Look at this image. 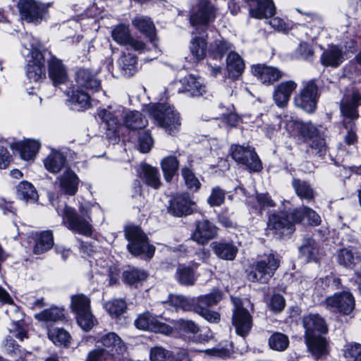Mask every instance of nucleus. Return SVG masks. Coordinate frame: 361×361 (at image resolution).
Returning a JSON list of instances; mask_svg holds the SVG:
<instances>
[{
  "label": "nucleus",
  "instance_id": "nucleus-1",
  "mask_svg": "<svg viewBox=\"0 0 361 361\" xmlns=\"http://www.w3.org/2000/svg\"><path fill=\"white\" fill-rule=\"evenodd\" d=\"M56 211L63 217V224L70 230L78 233L90 235L92 233L91 215L93 212L101 214L99 206L97 204L85 203L80 207V215L66 204L59 207Z\"/></svg>",
  "mask_w": 361,
  "mask_h": 361
},
{
  "label": "nucleus",
  "instance_id": "nucleus-2",
  "mask_svg": "<svg viewBox=\"0 0 361 361\" xmlns=\"http://www.w3.org/2000/svg\"><path fill=\"white\" fill-rule=\"evenodd\" d=\"M307 219V224L316 226L320 224V216L308 207L294 209L286 217L272 214L269 218L268 227L276 233L287 235L294 231L295 224L300 223Z\"/></svg>",
  "mask_w": 361,
  "mask_h": 361
},
{
  "label": "nucleus",
  "instance_id": "nucleus-3",
  "mask_svg": "<svg viewBox=\"0 0 361 361\" xmlns=\"http://www.w3.org/2000/svg\"><path fill=\"white\" fill-rule=\"evenodd\" d=\"M22 44V55L30 58L27 59L26 75L30 83H37L46 78L44 56L37 49L35 40L30 35L24 37Z\"/></svg>",
  "mask_w": 361,
  "mask_h": 361
},
{
  "label": "nucleus",
  "instance_id": "nucleus-4",
  "mask_svg": "<svg viewBox=\"0 0 361 361\" xmlns=\"http://www.w3.org/2000/svg\"><path fill=\"white\" fill-rule=\"evenodd\" d=\"M361 105V97L354 90H349L344 94L341 102V111L343 116V125L349 129L345 136V142L353 145L357 141V135L353 130V121L359 116L357 106Z\"/></svg>",
  "mask_w": 361,
  "mask_h": 361
},
{
  "label": "nucleus",
  "instance_id": "nucleus-5",
  "mask_svg": "<svg viewBox=\"0 0 361 361\" xmlns=\"http://www.w3.org/2000/svg\"><path fill=\"white\" fill-rule=\"evenodd\" d=\"M150 114L157 125L168 133L173 134L178 130L180 116L173 106L168 104H159L151 108Z\"/></svg>",
  "mask_w": 361,
  "mask_h": 361
},
{
  "label": "nucleus",
  "instance_id": "nucleus-6",
  "mask_svg": "<svg viewBox=\"0 0 361 361\" xmlns=\"http://www.w3.org/2000/svg\"><path fill=\"white\" fill-rule=\"evenodd\" d=\"M125 236L128 241V250L132 255L146 254L149 258L153 256L155 247L149 244L147 235L138 226H127L125 229Z\"/></svg>",
  "mask_w": 361,
  "mask_h": 361
},
{
  "label": "nucleus",
  "instance_id": "nucleus-7",
  "mask_svg": "<svg viewBox=\"0 0 361 361\" xmlns=\"http://www.w3.org/2000/svg\"><path fill=\"white\" fill-rule=\"evenodd\" d=\"M216 18L215 8L207 0H200L193 8L190 17V21L196 32H206L209 23Z\"/></svg>",
  "mask_w": 361,
  "mask_h": 361
},
{
  "label": "nucleus",
  "instance_id": "nucleus-8",
  "mask_svg": "<svg viewBox=\"0 0 361 361\" xmlns=\"http://www.w3.org/2000/svg\"><path fill=\"white\" fill-rule=\"evenodd\" d=\"M280 265L279 258L274 254L265 255L257 262L255 270L250 273L249 280L267 283L275 274Z\"/></svg>",
  "mask_w": 361,
  "mask_h": 361
},
{
  "label": "nucleus",
  "instance_id": "nucleus-9",
  "mask_svg": "<svg viewBox=\"0 0 361 361\" xmlns=\"http://www.w3.org/2000/svg\"><path fill=\"white\" fill-rule=\"evenodd\" d=\"M232 158L237 162L245 165L251 171H259L262 165L253 148L233 145L230 148Z\"/></svg>",
  "mask_w": 361,
  "mask_h": 361
},
{
  "label": "nucleus",
  "instance_id": "nucleus-10",
  "mask_svg": "<svg viewBox=\"0 0 361 361\" xmlns=\"http://www.w3.org/2000/svg\"><path fill=\"white\" fill-rule=\"evenodd\" d=\"M317 85L314 80H309L303 83L302 89L294 98V103L306 112L312 113L317 108Z\"/></svg>",
  "mask_w": 361,
  "mask_h": 361
},
{
  "label": "nucleus",
  "instance_id": "nucleus-11",
  "mask_svg": "<svg viewBox=\"0 0 361 361\" xmlns=\"http://www.w3.org/2000/svg\"><path fill=\"white\" fill-rule=\"evenodd\" d=\"M0 301L8 305L5 312L14 325V329L18 330V333L16 335L17 338L20 341H23L25 338H27V332L23 328V313L20 311L19 307L13 302L8 293L1 287H0Z\"/></svg>",
  "mask_w": 361,
  "mask_h": 361
},
{
  "label": "nucleus",
  "instance_id": "nucleus-12",
  "mask_svg": "<svg viewBox=\"0 0 361 361\" xmlns=\"http://www.w3.org/2000/svg\"><path fill=\"white\" fill-rule=\"evenodd\" d=\"M234 306L232 316V323L235 332L240 336H245L250 331L252 326V318L249 312L243 307L242 301L239 298H232Z\"/></svg>",
  "mask_w": 361,
  "mask_h": 361
},
{
  "label": "nucleus",
  "instance_id": "nucleus-13",
  "mask_svg": "<svg viewBox=\"0 0 361 361\" xmlns=\"http://www.w3.org/2000/svg\"><path fill=\"white\" fill-rule=\"evenodd\" d=\"M139 329L151 331L155 333L169 336L173 334V327L169 324L162 322L149 312L140 314L135 321Z\"/></svg>",
  "mask_w": 361,
  "mask_h": 361
},
{
  "label": "nucleus",
  "instance_id": "nucleus-14",
  "mask_svg": "<svg viewBox=\"0 0 361 361\" xmlns=\"http://www.w3.org/2000/svg\"><path fill=\"white\" fill-rule=\"evenodd\" d=\"M327 308L343 314H350L355 308V299L348 291L335 293L326 299Z\"/></svg>",
  "mask_w": 361,
  "mask_h": 361
},
{
  "label": "nucleus",
  "instance_id": "nucleus-15",
  "mask_svg": "<svg viewBox=\"0 0 361 361\" xmlns=\"http://www.w3.org/2000/svg\"><path fill=\"white\" fill-rule=\"evenodd\" d=\"M102 345L104 349H99L104 351V357H105V351L114 355L115 354L122 355L126 350V346L122 339L114 332H109L98 340L96 341L97 346Z\"/></svg>",
  "mask_w": 361,
  "mask_h": 361
},
{
  "label": "nucleus",
  "instance_id": "nucleus-16",
  "mask_svg": "<svg viewBox=\"0 0 361 361\" xmlns=\"http://www.w3.org/2000/svg\"><path fill=\"white\" fill-rule=\"evenodd\" d=\"M180 87H178L179 93H184L190 97L202 96L206 92V87L202 80L193 75H187L180 79Z\"/></svg>",
  "mask_w": 361,
  "mask_h": 361
},
{
  "label": "nucleus",
  "instance_id": "nucleus-17",
  "mask_svg": "<svg viewBox=\"0 0 361 361\" xmlns=\"http://www.w3.org/2000/svg\"><path fill=\"white\" fill-rule=\"evenodd\" d=\"M199 34L193 37L190 42V61L192 63H198L202 61L207 54V34L202 32H192V35Z\"/></svg>",
  "mask_w": 361,
  "mask_h": 361
},
{
  "label": "nucleus",
  "instance_id": "nucleus-18",
  "mask_svg": "<svg viewBox=\"0 0 361 361\" xmlns=\"http://www.w3.org/2000/svg\"><path fill=\"white\" fill-rule=\"evenodd\" d=\"M124 109L123 106H109L107 109L99 110V117L105 123L107 130L116 133L121 126V118H123Z\"/></svg>",
  "mask_w": 361,
  "mask_h": 361
},
{
  "label": "nucleus",
  "instance_id": "nucleus-19",
  "mask_svg": "<svg viewBox=\"0 0 361 361\" xmlns=\"http://www.w3.org/2000/svg\"><path fill=\"white\" fill-rule=\"evenodd\" d=\"M248 4L250 15L257 19L271 18L276 11L272 0H245Z\"/></svg>",
  "mask_w": 361,
  "mask_h": 361
},
{
  "label": "nucleus",
  "instance_id": "nucleus-20",
  "mask_svg": "<svg viewBox=\"0 0 361 361\" xmlns=\"http://www.w3.org/2000/svg\"><path fill=\"white\" fill-rule=\"evenodd\" d=\"M252 74L264 85H269L282 78V72L276 67L257 64L252 67Z\"/></svg>",
  "mask_w": 361,
  "mask_h": 361
},
{
  "label": "nucleus",
  "instance_id": "nucleus-21",
  "mask_svg": "<svg viewBox=\"0 0 361 361\" xmlns=\"http://www.w3.org/2000/svg\"><path fill=\"white\" fill-rule=\"evenodd\" d=\"M302 323L305 329V338L322 335L327 331L324 319L318 314H309L304 316Z\"/></svg>",
  "mask_w": 361,
  "mask_h": 361
},
{
  "label": "nucleus",
  "instance_id": "nucleus-22",
  "mask_svg": "<svg viewBox=\"0 0 361 361\" xmlns=\"http://www.w3.org/2000/svg\"><path fill=\"white\" fill-rule=\"evenodd\" d=\"M75 82L78 88L98 91L101 82L95 73L88 68H80L75 73Z\"/></svg>",
  "mask_w": 361,
  "mask_h": 361
},
{
  "label": "nucleus",
  "instance_id": "nucleus-23",
  "mask_svg": "<svg viewBox=\"0 0 361 361\" xmlns=\"http://www.w3.org/2000/svg\"><path fill=\"white\" fill-rule=\"evenodd\" d=\"M280 126L284 128L292 135H300L306 137L315 133L316 128L309 123H303L300 121L293 120L291 117L286 116L285 119L281 121Z\"/></svg>",
  "mask_w": 361,
  "mask_h": 361
},
{
  "label": "nucleus",
  "instance_id": "nucleus-24",
  "mask_svg": "<svg viewBox=\"0 0 361 361\" xmlns=\"http://www.w3.org/2000/svg\"><path fill=\"white\" fill-rule=\"evenodd\" d=\"M216 233L217 229L214 225L207 220H202L197 223L192 238L200 244H204L214 238Z\"/></svg>",
  "mask_w": 361,
  "mask_h": 361
},
{
  "label": "nucleus",
  "instance_id": "nucleus-25",
  "mask_svg": "<svg viewBox=\"0 0 361 361\" xmlns=\"http://www.w3.org/2000/svg\"><path fill=\"white\" fill-rule=\"evenodd\" d=\"M297 83L293 80L282 82L275 87L273 98L277 106L280 107L285 106L292 94L296 90Z\"/></svg>",
  "mask_w": 361,
  "mask_h": 361
},
{
  "label": "nucleus",
  "instance_id": "nucleus-26",
  "mask_svg": "<svg viewBox=\"0 0 361 361\" xmlns=\"http://www.w3.org/2000/svg\"><path fill=\"white\" fill-rule=\"evenodd\" d=\"M10 147L11 149L17 150L23 160L28 161L36 156L41 143L38 140L28 139L12 143Z\"/></svg>",
  "mask_w": 361,
  "mask_h": 361
},
{
  "label": "nucleus",
  "instance_id": "nucleus-27",
  "mask_svg": "<svg viewBox=\"0 0 361 361\" xmlns=\"http://www.w3.org/2000/svg\"><path fill=\"white\" fill-rule=\"evenodd\" d=\"M48 73L54 85L64 83L68 79L66 68L62 61L56 57H51L48 62Z\"/></svg>",
  "mask_w": 361,
  "mask_h": 361
},
{
  "label": "nucleus",
  "instance_id": "nucleus-28",
  "mask_svg": "<svg viewBox=\"0 0 361 361\" xmlns=\"http://www.w3.org/2000/svg\"><path fill=\"white\" fill-rule=\"evenodd\" d=\"M194 202L188 194H182L176 196L171 202L169 212L176 216L189 215L192 212V206Z\"/></svg>",
  "mask_w": 361,
  "mask_h": 361
},
{
  "label": "nucleus",
  "instance_id": "nucleus-29",
  "mask_svg": "<svg viewBox=\"0 0 361 361\" xmlns=\"http://www.w3.org/2000/svg\"><path fill=\"white\" fill-rule=\"evenodd\" d=\"M186 355L185 351L175 353L161 346L152 348L149 353L151 361H182Z\"/></svg>",
  "mask_w": 361,
  "mask_h": 361
},
{
  "label": "nucleus",
  "instance_id": "nucleus-30",
  "mask_svg": "<svg viewBox=\"0 0 361 361\" xmlns=\"http://www.w3.org/2000/svg\"><path fill=\"white\" fill-rule=\"evenodd\" d=\"M344 60L343 51L337 46L329 47L321 56V61L324 66L333 68L339 66Z\"/></svg>",
  "mask_w": 361,
  "mask_h": 361
},
{
  "label": "nucleus",
  "instance_id": "nucleus-31",
  "mask_svg": "<svg viewBox=\"0 0 361 361\" xmlns=\"http://www.w3.org/2000/svg\"><path fill=\"white\" fill-rule=\"evenodd\" d=\"M58 179L59 186L64 193L69 195L76 193L79 180L74 172L67 170Z\"/></svg>",
  "mask_w": 361,
  "mask_h": 361
},
{
  "label": "nucleus",
  "instance_id": "nucleus-32",
  "mask_svg": "<svg viewBox=\"0 0 361 361\" xmlns=\"http://www.w3.org/2000/svg\"><path fill=\"white\" fill-rule=\"evenodd\" d=\"M54 245V235L51 231H42L37 235L33 247L35 255H41L50 250Z\"/></svg>",
  "mask_w": 361,
  "mask_h": 361
},
{
  "label": "nucleus",
  "instance_id": "nucleus-33",
  "mask_svg": "<svg viewBox=\"0 0 361 361\" xmlns=\"http://www.w3.org/2000/svg\"><path fill=\"white\" fill-rule=\"evenodd\" d=\"M71 108L74 111H83L90 106V97L86 92L78 89L73 90L70 96Z\"/></svg>",
  "mask_w": 361,
  "mask_h": 361
},
{
  "label": "nucleus",
  "instance_id": "nucleus-34",
  "mask_svg": "<svg viewBox=\"0 0 361 361\" xmlns=\"http://www.w3.org/2000/svg\"><path fill=\"white\" fill-rule=\"evenodd\" d=\"M169 302L176 310L183 311H194L196 312V307L199 306L197 298H187L180 295H170Z\"/></svg>",
  "mask_w": 361,
  "mask_h": 361
},
{
  "label": "nucleus",
  "instance_id": "nucleus-35",
  "mask_svg": "<svg viewBox=\"0 0 361 361\" xmlns=\"http://www.w3.org/2000/svg\"><path fill=\"white\" fill-rule=\"evenodd\" d=\"M123 123L130 130H138L147 125V120L137 111H128L124 112Z\"/></svg>",
  "mask_w": 361,
  "mask_h": 361
},
{
  "label": "nucleus",
  "instance_id": "nucleus-36",
  "mask_svg": "<svg viewBox=\"0 0 361 361\" xmlns=\"http://www.w3.org/2000/svg\"><path fill=\"white\" fill-rule=\"evenodd\" d=\"M226 66L229 76L237 78L242 73L245 64L238 54L231 51L226 59Z\"/></svg>",
  "mask_w": 361,
  "mask_h": 361
},
{
  "label": "nucleus",
  "instance_id": "nucleus-37",
  "mask_svg": "<svg viewBox=\"0 0 361 361\" xmlns=\"http://www.w3.org/2000/svg\"><path fill=\"white\" fill-rule=\"evenodd\" d=\"M66 157L58 152L52 151L44 161V164L47 170L51 173H59L64 166Z\"/></svg>",
  "mask_w": 361,
  "mask_h": 361
},
{
  "label": "nucleus",
  "instance_id": "nucleus-38",
  "mask_svg": "<svg viewBox=\"0 0 361 361\" xmlns=\"http://www.w3.org/2000/svg\"><path fill=\"white\" fill-rule=\"evenodd\" d=\"M214 253L221 259L226 260H233L235 259L238 248L232 243H212Z\"/></svg>",
  "mask_w": 361,
  "mask_h": 361
},
{
  "label": "nucleus",
  "instance_id": "nucleus-39",
  "mask_svg": "<svg viewBox=\"0 0 361 361\" xmlns=\"http://www.w3.org/2000/svg\"><path fill=\"white\" fill-rule=\"evenodd\" d=\"M309 350L316 357H320L326 353V342L322 335L305 338Z\"/></svg>",
  "mask_w": 361,
  "mask_h": 361
},
{
  "label": "nucleus",
  "instance_id": "nucleus-40",
  "mask_svg": "<svg viewBox=\"0 0 361 361\" xmlns=\"http://www.w3.org/2000/svg\"><path fill=\"white\" fill-rule=\"evenodd\" d=\"M300 257L307 262L316 261L319 256V247L312 238H306L299 248Z\"/></svg>",
  "mask_w": 361,
  "mask_h": 361
},
{
  "label": "nucleus",
  "instance_id": "nucleus-41",
  "mask_svg": "<svg viewBox=\"0 0 361 361\" xmlns=\"http://www.w3.org/2000/svg\"><path fill=\"white\" fill-rule=\"evenodd\" d=\"M219 115L212 117V119H224L228 126L235 127L239 121V116L235 113L233 105L226 107L221 104L218 106Z\"/></svg>",
  "mask_w": 361,
  "mask_h": 361
},
{
  "label": "nucleus",
  "instance_id": "nucleus-42",
  "mask_svg": "<svg viewBox=\"0 0 361 361\" xmlns=\"http://www.w3.org/2000/svg\"><path fill=\"white\" fill-rule=\"evenodd\" d=\"M292 185L297 195L302 200L310 201L314 197V192L311 185L306 181L293 178Z\"/></svg>",
  "mask_w": 361,
  "mask_h": 361
},
{
  "label": "nucleus",
  "instance_id": "nucleus-43",
  "mask_svg": "<svg viewBox=\"0 0 361 361\" xmlns=\"http://www.w3.org/2000/svg\"><path fill=\"white\" fill-rule=\"evenodd\" d=\"M132 23L135 27L149 37L150 41H153L155 27L149 18L145 16H137L133 20Z\"/></svg>",
  "mask_w": 361,
  "mask_h": 361
},
{
  "label": "nucleus",
  "instance_id": "nucleus-44",
  "mask_svg": "<svg viewBox=\"0 0 361 361\" xmlns=\"http://www.w3.org/2000/svg\"><path fill=\"white\" fill-rule=\"evenodd\" d=\"M338 260L341 264L351 268L359 262L360 256L355 248L347 247L339 251Z\"/></svg>",
  "mask_w": 361,
  "mask_h": 361
},
{
  "label": "nucleus",
  "instance_id": "nucleus-45",
  "mask_svg": "<svg viewBox=\"0 0 361 361\" xmlns=\"http://www.w3.org/2000/svg\"><path fill=\"white\" fill-rule=\"evenodd\" d=\"M17 195L26 201L37 200L38 194L33 185L27 181H21L17 185Z\"/></svg>",
  "mask_w": 361,
  "mask_h": 361
},
{
  "label": "nucleus",
  "instance_id": "nucleus-46",
  "mask_svg": "<svg viewBox=\"0 0 361 361\" xmlns=\"http://www.w3.org/2000/svg\"><path fill=\"white\" fill-rule=\"evenodd\" d=\"M178 161L173 156H169L162 159L161 162V169L164 173V179L170 182L178 168Z\"/></svg>",
  "mask_w": 361,
  "mask_h": 361
},
{
  "label": "nucleus",
  "instance_id": "nucleus-47",
  "mask_svg": "<svg viewBox=\"0 0 361 361\" xmlns=\"http://www.w3.org/2000/svg\"><path fill=\"white\" fill-rule=\"evenodd\" d=\"M48 337L56 345L67 346L71 341L68 332L57 327L49 329Z\"/></svg>",
  "mask_w": 361,
  "mask_h": 361
},
{
  "label": "nucleus",
  "instance_id": "nucleus-48",
  "mask_svg": "<svg viewBox=\"0 0 361 361\" xmlns=\"http://www.w3.org/2000/svg\"><path fill=\"white\" fill-rule=\"evenodd\" d=\"M137 59L131 54H123L118 59V65L123 74L126 76H130L134 74L137 69Z\"/></svg>",
  "mask_w": 361,
  "mask_h": 361
},
{
  "label": "nucleus",
  "instance_id": "nucleus-49",
  "mask_svg": "<svg viewBox=\"0 0 361 361\" xmlns=\"http://www.w3.org/2000/svg\"><path fill=\"white\" fill-rule=\"evenodd\" d=\"M143 179L147 185L158 188L161 185L159 171L149 165L142 166Z\"/></svg>",
  "mask_w": 361,
  "mask_h": 361
},
{
  "label": "nucleus",
  "instance_id": "nucleus-50",
  "mask_svg": "<svg viewBox=\"0 0 361 361\" xmlns=\"http://www.w3.org/2000/svg\"><path fill=\"white\" fill-rule=\"evenodd\" d=\"M72 310L78 314L90 311V300L83 294H77L71 297Z\"/></svg>",
  "mask_w": 361,
  "mask_h": 361
},
{
  "label": "nucleus",
  "instance_id": "nucleus-51",
  "mask_svg": "<svg viewBox=\"0 0 361 361\" xmlns=\"http://www.w3.org/2000/svg\"><path fill=\"white\" fill-rule=\"evenodd\" d=\"M35 317L42 322H57L64 317V314L62 309L51 307L35 314Z\"/></svg>",
  "mask_w": 361,
  "mask_h": 361
},
{
  "label": "nucleus",
  "instance_id": "nucleus-52",
  "mask_svg": "<svg viewBox=\"0 0 361 361\" xmlns=\"http://www.w3.org/2000/svg\"><path fill=\"white\" fill-rule=\"evenodd\" d=\"M125 283L130 285H136L144 281L147 278V274L144 270L130 268L123 274Z\"/></svg>",
  "mask_w": 361,
  "mask_h": 361
},
{
  "label": "nucleus",
  "instance_id": "nucleus-53",
  "mask_svg": "<svg viewBox=\"0 0 361 361\" xmlns=\"http://www.w3.org/2000/svg\"><path fill=\"white\" fill-rule=\"evenodd\" d=\"M170 325L173 327V334L176 331H183L185 333L195 334L200 330L199 326L190 320H173L170 322Z\"/></svg>",
  "mask_w": 361,
  "mask_h": 361
},
{
  "label": "nucleus",
  "instance_id": "nucleus-54",
  "mask_svg": "<svg viewBox=\"0 0 361 361\" xmlns=\"http://www.w3.org/2000/svg\"><path fill=\"white\" fill-rule=\"evenodd\" d=\"M111 37L118 44L126 46L131 35L128 26L119 25L111 30Z\"/></svg>",
  "mask_w": 361,
  "mask_h": 361
},
{
  "label": "nucleus",
  "instance_id": "nucleus-55",
  "mask_svg": "<svg viewBox=\"0 0 361 361\" xmlns=\"http://www.w3.org/2000/svg\"><path fill=\"white\" fill-rule=\"evenodd\" d=\"M269 345L274 350L283 351L289 345V339L283 334L274 333L269 338Z\"/></svg>",
  "mask_w": 361,
  "mask_h": 361
},
{
  "label": "nucleus",
  "instance_id": "nucleus-56",
  "mask_svg": "<svg viewBox=\"0 0 361 361\" xmlns=\"http://www.w3.org/2000/svg\"><path fill=\"white\" fill-rule=\"evenodd\" d=\"M305 139L310 138L311 142V147L315 151V153L322 157L326 152V141L323 137L319 135L317 130L311 135L303 137Z\"/></svg>",
  "mask_w": 361,
  "mask_h": 361
},
{
  "label": "nucleus",
  "instance_id": "nucleus-57",
  "mask_svg": "<svg viewBox=\"0 0 361 361\" xmlns=\"http://www.w3.org/2000/svg\"><path fill=\"white\" fill-rule=\"evenodd\" d=\"M176 275L178 281L183 285L192 286L195 281L194 271L190 267L180 265Z\"/></svg>",
  "mask_w": 361,
  "mask_h": 361
},
{
  "label": "nucleus",
  "instance_id": "nucleus-58",
  "mask_svg": "<svg viewBox=\"0 0 361 361\" xmlns=\"http://www.w3.org/2000/svg\"><path fill=\"white\" fill-rule=\"evenodd\" d=\"M76 319L78 325L85 331L91 330L97 323L91 310L76 314Z\"/></svg>",
  "mask_w": 361,
  "mask_h": 361
},
{
  "label": "nucleus",
  "instance_id": "nucleus-59",
  "mask_svg": "<svg viewBox=\"0 0 361 361\" xmlns=\"http://www.w3.org/2000/svg\"><path fill=\"white\" fill-rule=\"evenodd\" d=\"M104 307L111 316H118L126 309V302L123 300H112L104 303Z\"/></svg>",
  "mask_w": 361,
  "mask_h": 361
},
{
  "label": "nucleus",
  "instance_id": "nucleus-60",
  "mask_svg": "<svg viewBox=\"0 0 361 361\" xmlns=\"http://www.w3.org/2000/svg\"><path fill=\"white\" fill-rule=\"evenodd\" d=\"M232 45L223 39H216L212 44V54L214 55V59H221L223 55L231 51Z\"/></svg>",
  "mask_w": 361,
  "mask_h": 361
},
{
  "label": "nucleus",
  "instance_id": "nucleus-61",
  "mask_svg": "<svg viewBox=\"0 0 361 361\" xmlns=\"http://www.w3.org/2000/svg\"><path fill=\"white\" fill-rule=\"evenodd\" d=\"M226 197V191L220 188L219 187H214L212 189L210 195L207 198V203L211 207H219L221 206Z\"/></svg>",
  "mask_w": 361,
  "mask_h": 361
},
{
  "label": "nucleus",
  "instance_id": "nucleus-62",
  "mask_svg": "<svg viewBox=\"0 0 361 361\" xmlns=\"http://www.w3.org/2000/svg\"><path fill=\"white\" fill-rule=\"evenodd\" d=\"M182 176L188 188L197 191L200 188V182L188 168L182 169Z\"/></svg>",
  "mask_w": 361,
  "mask_h": 361
},
{
  "label": "nucleus",
  "instance_id": "nucleus-63",
  "mask_svg": "<svg viewBox=\"0 0 361 361\" xmlns=\"http://www.w3.org/2000/svg\"><path fill=\"white\" fill-rule=\"evenodd\" d=\"M33 7V8L30 9L27 16H25L23 19L27 22L38 23L43 18L46 11L43 5L39 4L37 2Z\"/></svg>",
  "mask_w": 361,
  "mask_h": 361
},
{
  "label": "nucleus",
  "instance_id": "nucleus-64",
  "mask_svg": "<svg viewBox=\"0 0 361 361\" xmlns=\"http://www.w3.org/2000/svg\"><path fill=\"white\" fill-rule=\"evenodd\" d=\"M344 356L348 361H361V345H348L344 351Z\"/></svg>",
  "mask_w": 361,
  "mask_h": 361
}]
</instances>
